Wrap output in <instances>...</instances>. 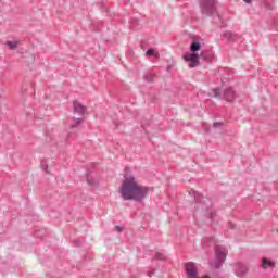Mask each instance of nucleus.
I'll return each mask as SVG.
<instances>
[{"label": "nucleus", "mask_w": 278, "mask_h": 278, "mask_svg": "<svg viewBox=\"0 0 278 278\" xmlns=\"http://www.w3.org/2000/svg\"><path fill=\"white\" fill-rule=\"evenodd\" d=\"M226 101L231 102L236 99V94L233 93V89H227L224 93Z\"/></svg>", "instance_id": "nucleus-6"}, {"label": "nucleus", "mask_w": 278, "mask_h": 278, "mask_svg": "<svg viewBox=\"0 0 278 278\" xmlns=\"http://www.w3.org/2000/svg\"><path fill=\"white\" fill-rule=\"evenodd\" d=\"M18 45H20V42L16 41V40L7 41V42H5V46H7L9 49H11V51H14L15 49H17V48H18Z\"/></svg>", "instance_id": "nucleus-7"}, {"label": "nucleus", "mask_w": 278, "mask_h": 278, "mask_svg": "<svg viewBox=\"0 0 278 278\" xmlns=\"http://www.w3.org/2000/svg\"><path fill=\"white\" fill-rule=\"evenodd\" d=\"M220 125H223V124L216 123V124H214V127H218V126H220Z\"/></svg>", "instance_id": "nucleus-13"}, {"label": "nucleus", "mask_w": 278, "mask_h": 278, "mask_svg": "<svg viewBox=\"0 0 278 278\" xmlns=\"http://www.w3.org/2000/svg\"><path fill=\"white\" fill-rule=\"evenodd\" d=\"M74 113L78 114V116H84L86 114V106L79 101H74Z\"/></svg>", "instance_id": "nucleus-5"}, {"label": "nucleus", "mask_w": 278, "mask_h": 278, "mask_svg": "<svg viewBox=\"0 0 278 278\" xmlns=\"http://www.w3.org/2000/svg\"><path fill=\"white\" fill-rule=\"evenodd\" d=\"M81 123H84L83 118H74L72 127H77L78 125H81Z\"/></svg>", "instance_id": "nucleus-11"}, {"label": "nucleus", "mask_w": 278, "mask_h": 278, "mask_svg": "<svg viewBox=\"0 0 278 278\" xmlns=\"http://www.w3.org/2000/svg\"><path fill=\"white\" fill-rule=\"evenodd\" d=\"M227 257V254H225V251L223 250H216V258H215V268H219V266L225 262V258Z\"/></svg>", "instance_id": "nucleus-4"}, {"label": "nucleus", "mask_w": 278, "mask_h": 278, "mask_svg": "<svg viewBox=\"0 0 278 278\" xmlns=\"http://www.w3.org/2000/svg\"><path fill=\"white\" fill-rule=\"evenodd\" d=\"M226 36H228V38H231V33L226 34Z\"/></svg>", "instance_id": "nucleus-15"}, {"label": "nucleus", "mask_w": 278, "mask_h": 278, "mask_svg": "<svg viewBox=\"0 0 278 278\" xmlns=\"http://www.w3.org/2000/svg\"><path fill=\"white\" fill-rule=\"evenodd\" d=\"M187 278H199V269L194 263H187L185 265Z\"/></svg>", "instance_id": "nucleus-3"}, {"label": "nucleus", "mask_w": 278, "mask_h": 278, "mask_svg": "<svg viewBox=\"0 0 278 278\" xmlns=\"http://www.w3.org/2000/svg\"><path fill=\"white\" fill-rule=\"evenodd\" d=\"M119 194L124 201L142 202L149 194V187L140 184L134 174H125L119 187Z\"/></svg>", "instance_id": "nucleus-1"}, {"label": "nucleus", "mask_w": 278, "mask_h": 278, "mask_svg": "<svg viewBox=\"0 0 278 278\" xmlns=\"http://www.w3.org/2000/svg\"><path fill=\"white\" fill-rule=\"evenodd\" d=\"M262 268L266 269V268H270V266H273V263L266 258L262 260L261 263Z\"/></svg>", "instance_id": "nucleus-8"}, {"label": "nucleus", "mask_w": 278, "mask_h": 278, "mask_svg": "<svg viewBox=\"0 0 278 278\" xmlns=\"http://www.w3.org/2000/svg\"><path fill=\"white\" fill-rule=\"evenodd\" d=\"M115 229H117V231H122L121 226H116Z\"/></svg>", "instance_id": "nucleus-14"}, {"label": "nucleus", "mask_w": 278, "mask_h": 278, "mask_svg": "<svg viewBox=\"0 0 278 278\" xmlns=\"http://www.w3.org/2000/svg\"><path fill=\"white\" fill-rule=\"evenodd\" d=\"M185 62H188L189 68H197L199 66V54L197 53H187L184 55Z\"/></svg>", "instance_id": "nucleus-2"}, {"label": "nucleus", "mask_w": 278, "mask_h": 278, "mask_svg": "<svg viewBox=\"0 0 278 278\" xmlns=\"http://www.w3.org/2000/svg\"><path fill=\"white\" fill-rule=\"evenodd\" d=\"M200 49H201V43H199V42H193L190 46V51H192L193 53L199 51Z\"/></svg>", "instance_id": "nucleus-9"}, {"label": "nucleus", "mask_w": 278, "mask_h": 278, "mask_svg": "<svg viewBox=\"0 0 278 278\" xmlns=\"http://www.w3.org/2000/svg\"><path fill=\"white\" fill-rule=\"evenodd\" d=\"M199 278H212V277H210V276H203V277H199Z\"/></svg>", "instance_id": "nucleus-16"}, {"label": "nucleus", "mask_w": 278, "mask_h": 278, "mask_svg": "<svg viewBox=\"0 0 278 278\" xmlns=\"http://www.w3.org/2000/svg\"><path fill=\"white\" fill-rule=\"evenodd\" d=\"M146 55H153L154 58H160V53L157 51H155L154 49H149L146 52Z\"/></svg>", "instance_id": "nucleus-10"}, {"label": "nucleus", "mask_w": 278, "mask_h": 278, "mask_svg": "<svg viewBox=\"0 0 278 278\" xmlns=\"http://www.w3.org/2000/svg\"><path fill=\"white\" fill-rule=\"evenodd\" d=\"M248 5L251 3V0H243Z\"/></svg>", "instance_id": "nucleus-12"}]
</instances>
